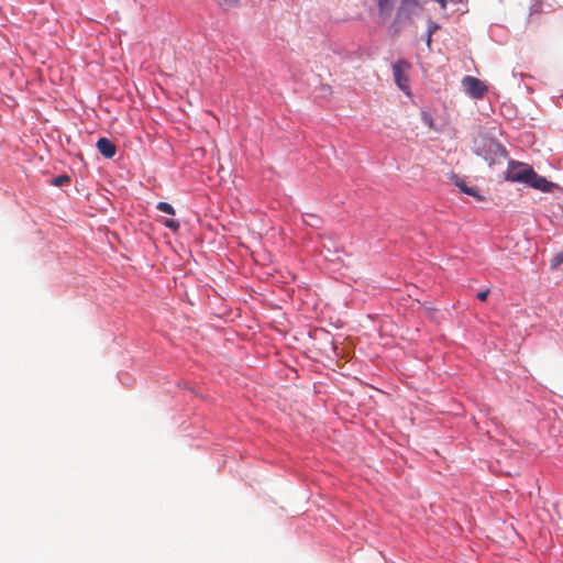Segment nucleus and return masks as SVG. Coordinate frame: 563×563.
<instances>
[{
  "instance_id": "nucleus-15",
  "label": "nucleus",
  "mask_w": 563,
  "mask_h": 563,
  "mask_svg": "<svg viewBox=\"0 0 563 563\" xmlns=\"http://www.w3.org/2000/svg\"><path fill=\"white\" fill-rule=\"evenodd\" d=\"M427 26V32L431 34H434L440 29V24L434 22L431 18H428Z\"/></svg>"
},
{
  "instance_id": "nucleus-4",
  "label": "nucleus",
  "mask_w": 563,
  "mask_h": 563,
  "mask_svg": "<svg viewBox=\"0 0 563 563\" xmlns=\"http://www.w3.org/2000/svg\"><path fill=\"white\" fill-rule=\"evenodd\" d=\"M421 9L422 5L418 0H400L395 14L397 15V20L402 19L407 23H410L412 16L417 15Z\"/></svg>"
},
{
  "instance_id": "nucleus-2",
  "label": "nucleus",
  "mask_w": 563,
  "mask_h": 563,
  "mask_svg": "<svg viewBox=\"0 0 563 563\" xmlns=\"http://www.w3.org/2000/svg\"><path fill=\"white\" fill-rule=\"evenodd\" d=\"M473 153L482 157L489 166L501 163L508 155L505 146L487 133H481L474 137Z\"/></svg>"
},
{
  "instance_id": "nucleus-7",
  "label": "nucleus",
  "mask_w": 563,
  "mask_h": 563,
  "mask_svg": "<svg viewBox=\"0 0 563 563\" xmlns=\"http://www.w3.org/2000/svg\"><path fill=\"white\" fill-rule=\"evenodd\" d=\"M98 152L107 159H111L115 156L118 147L112 140L107 136H101L96 143Z\"/></svg>"
},
{
  "instance_id": "nucleus-9",
  "label": "nucleus",
  "mask_w": 563,
  "mask_h": 563,
  "mask_svg": "<svg viewBox=\"0 0 563 563\" xmlns=\"http://www.w3.org/2000/svg\"><path fill=\"white\" fill-rule=\"evenodd\" d=\"M302 220L305 224L316 230L321 229L323 224V219L316 213L305 212L302 213Z\"/></svg>"
},
{
  "instance_id": "nucleus-1",
  "label": "nucleus",
  "mask_w": 563,
  "mask_h": 563,
  "mask_svg": "<svg viewBox=\"0 0 563 563\" xmlns=\"http://www.w3.org/2000/svg\"><path fill=\"white\" fill-rule=\"evenodd\" d=\"M504 179L509 183L523 184L529 188L544 194L553 192L554 190H563L560 185L538 174L529 164L515 159L508 161Z\"/></svg>"
},
{
  "instance_id": "nucleus-18",
  "label": "nucleus",
  "mask_w": 563,
  "mask_h": 563,
  "mask_svg": "<svg viewBox=\"0 0 563 563\" xmlns=\"http://www.w3.org/2000/svg\"><path fill=\"white\" fill-rule=\"evenodd\" d=\"M533 3L530 7V14L537 13L541 9V0H532Z\"/></svg>"
},
{
  "instance_id": "nucleus-10",
  "label": "nucleus",
  "mask_w": 563,
  "mask_h": 563,
  "mask_svg": "<svg viewBox=\"0 0 563 563\" xmlns=\"http://www.w3.org/2000/svg\"><path fill=\"white\" fill-rule=\"evenodd\" d=\"M408 23L404 21L402 19L397 20V15H394V19L388 27V33L391 37H396L400 34L402 31V27L406 26Z\"/></svg>"
},
{
  "instance_id": "nucleus-14",
  "label": "nucleus",
  "mask_w": 563,
  "mask_h": 563,
  "mask_svg": "<svg viewBox=\"0 0 563 563\" xmlns=\"http://www.w3.org/2000/svg\"><path fill=\"white\" fill-rule=\"evenodd\" d=\"M563 264V250L555 253L553 257L551 258V267H558Z\"/></svg>"
},
{
  "instance_id": "nucleus-17",
  "label": "nucleus",
  "mask_w": 563,
  "mask_h": 563,
  "mask_svg": "<svg viewBox=\"0 0 563 563\" xmlns=\"http://www.w3.org/2000/svg\"><path fill=\"white\" fill-rule=\"evenodd\" d=\"M421 119H422L423 123L427 124L429 128L433 126V118L429 112L422 111Z\"/></svg>"
},
{
  "instance_id": "nucleus-16",
  "label": "nucleus",
  "mask_w": 563,
  "mask_h": 563,
  "mask_svg": "<svg viewBox=\"0 0 563 563\" xmlns=\"http://www.w3.org/2000/svg\"><path fill=\"white\" fill-rule=\"evenodd\" d=\"M219 5L224 10H229L232 7H235L239 3V0H219Z\"/></svg>"
},
{
  "instance_id": "nucleus-19",
  "label": "nucleus",
  "mask_w": 563,
  "mask_h": 563,
  "mask_svg": "<svg viewBox=\"0 0 563 563\" xmlns=\"http://www.w3.org/2000/svg\"><path fill=\"white\" fill-rule=\"evenodd\" d=\"M489 292H490L489 289L481 290V291L477 292L476 298L479 301H485L487 299Z\"/></svg>"
},
{
  "instance_id": "nucleus-3",
  "label": "nucleus",
  "mask_w": 563,
  "mask_h": 563,
  "mask_svg": "<svg viewBox=\"0 0 563 563\" xmlns=\"http://www.w3.org/2000/svg\"><path fill=\"white\" fill-rule=\"evenodd\" d=\"M411 68L410 63L405 58H399L393 64L394 81L399 90L410 97L409 78L407 71Z\"/></svg>"
},
{
  "instance_id": "nucleus-20",
  "label": "nucleus",
  "mask_w": 563,
  "mask_h": 563,
  "mask_svg": "<svg viewBox=\"0 0 563 563\" xmlns=\"http://www.w3.org/2000/svg\"><path fill=\"white\" fill-rule=\"evenodd\" d=\"M432 35L433 34H431L429 32H426V34L422 35V40L426 42V44L429 48H431V45H432Z\"/></svg>"
},
{
  "instance_id": "nucleus-6",
  "label": "nucleus",
  "mask_w": 563,
  "mask_h": 563,
  "mask_svg": "<svg viewBox=\"0 0 563 563\" xmlns=\"http://www.w3.org/2000/svg\"><path fill=\"white\" fill-rule=\"evenodd\" d=\"M451 180L459 188L460 192L475 198L477 201H483L484 197L479 194L476 187L468 186L464 179L454 173H451Z\"/></svg>"
},
{
  "instance_id": "nucleus-12",
  "label": "nucleus",
  "mask_w": 563,
  "mask_h": 563,
  "mask_svg": "<svg viewBox=\"0 0 563 563\" xmlns=\"http://www.w3.org/2000/svg\"><path fill=\"white\" fill-rule=\"evenodd\" d=\"M162 223L173 232H177L180 228L179 220L173 218H163Z\"/></svg>"
},
{
  "instance_id": "nucleus-8",
  "label": "nucleus",
  "mask_w": 563,
  "mask_h": 563,
  "mask_svg": "<svg viewBox=\"0 0 563 563\" xmlns=\"http://www.w3.org/2000/svg\"><path fill=\"white\" fill-rule=\"evenodd\" d=\"M379 18H387L394 10L395 0H376Z\"/></svg>"
},
{
  "instance_id": "nucleus-13",
  "label": "nucleus",
  "mask_w": 563,
  "mask_h": 563,
  "mask_svg": "<svg viewBox=\"0 0 563 563\" xmlns=\"http://www.w3.org/2000/svg\"><path fill=\"white\" fill-rule=\"evenodd\" d=\"M70 181V177L66 174L55 176L51 179V184L55 187H60Z\"/></svg>"
},
{
  "instance_id": "nucleus-22",
  "label": "nucleus",
  "mask_w": 563,
  "mask_h": 563,
  "mask_svg": "<svg viewBox=\"0 0 563 563\" xmlns=\"http://www.w3.org/2000/svg\"><path fill=\"white\" fill-rule=\"evenodd\" d=\"M560 209L563 211V206H560Z\"/></svg>"
},
{
  "instance_id": "nucleus-11",
  "label": "nucleus",
  "mask_w": 563,
  "mask_h": 563,
  "mask_svg": "<svg viewBox=\"0 0 563 563\" xmlns=\"http://www.w3.org/2000/svg\"><path fill=\"white\" fill-rule=\"evenodd\" d=\"M156 209L169 216H175V208L167 201H159L156 205Z\"/></svg>"
},
{
  "instance_id": "nucleus-21",
  "label": "nucleus",
  "mask_w": 563,
  "mask_h": 563,
  "mask_svg": "<svg viewBox=\"0 0 563 563\" xmlns=\"http://www.w3.org/2000/svg\"><path fill=\"white\" fill-rule=\"evenodd\" d=\"M464 0H456V2H463Z\"/></svg>"
},
{
  "instance_id": "nucleus-5",
  "label": "nucleus",
  "mask_w": 563,
  "mask_h": 563,
  "mask_svg": "<svg viewBox=\"0 0 563 563\" xmlns=\"http://www.w3.org/2000/svg\"><path fill=\"white\" fill-rule=\"evenodd\" d=\"M463 84L465 91L472 98H482L487 90L485 84L481 79L473 76H465L463 78Z\"/></svg>"
}]
</instances>
